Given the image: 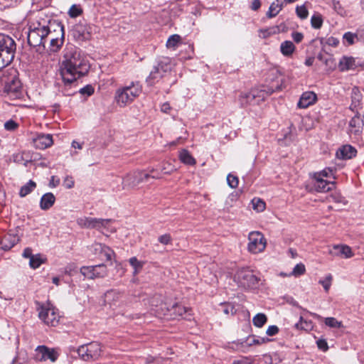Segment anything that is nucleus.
I'll return each mask as SVG.
<instances>
[{"instance_id":"43","label":"nucleus","mask_w":364,"mask_h":364,"mask_svg":"<svg viewBox=\"0 0 364 364\" xmlns=\"http://www.w3.org/2000/svg\"><path fill=\"white\" fill-rule=\"evenodd\" d=\"M296 15L301 19H305L308 17L309 11L304 5L297 6L296 8Z\"/></svg>"},{"instance_id":"4","label":"nucleus","mask_w":364,"mask_h":364,"mask_svg":"<svg viewBox=\"0 0 364 364\" xmlns=\"http://www.w3.org/2000/svg\"><path fill=\"white\" fill-rule=\"evenodd\" d=\"M15 51L14 41L9 36L0 33V70L13 61Z\"/></svg>"},{"instance_id":"33","label":"nucleus","mask_w":364,"mask_h":364,"mask_svg":"<svg viewBox=\"0 0 364 364\" xmlns=\"http://www.w3.org/2000/svg\"><path fill=\"white\" fill-rule=\"evenodd\" d=\"M283 4H284L283 2L281 4H275L274 2L271 4V5L269 8V11L267 13V16L269 18H272V17L276 16L279 14V12L282 10V9L283 7Z\"/></svg>"},{"instance_id":"64","label":"nucleus","mask_w":364,"mask_h":364,"mask_svg":"<svg viewBox=\"0 0 364 364\" xmlns=\"http://www.w3.org/2000/svg\"><path fill=\"white\" fill-rule=\"evenodd\" d=\"M174 308L175 311H177V313L181 316L183 315L186 311V308L183 306L176 305V306H174Z\"/></svg>"},{"instance_id":"52","label":"nucleus","mask_w":364,"mask_h":364,"mask_svg":"<svg viewBox=\"0 0 364 364\" xmlns=\"http://www.w3.org/2000/svg\"><path fill=\"white\" fill-rule=\"evenodd\" d=\"M18 127V124L11 119L5 122L4 124V128L8 131H14Z\"/></svg>"},{"instance_id":"51","label":"nucleus","mask_w":364,"mask_h":364,"mask_svg":"<svg viewBox=\"0 0 364 364\" xmlns=\"http://www.w3.org/2000/svg\"><path fill=\"white\" fill-rule=\"evenodd\" d=\"M158 240L163 245H168L171 242L172 238L170 234H164L159 236Z\"/></svg>"},{"instance_id":"48","label":"nucleus","mask_w":364,"mask_h":364,"mask_svg":"<svg viewBox=\"0 0 364 364\" xmlns=\"http://www.w3.org/2000/svg\"><path fill=\"white\" fill-rule=\"evenodd\" d=\"M94 87L90 85H87L80 90V93L87 97L91 96L94 93Z\"/></svg>"},{"instance_id":"15","label":"nucleus","mask_w":364,"mask_h":364,"mask_svg":"<svg viewBox=\"0 0 364 364\" xmlns=\"http://www.w3.org/2000/svg\"><path fill=\"white\" fill-rule=\"evenodd\" d=\"M142 183V178H141L140 171H136L127 174L122 180L123 189H132L135 188L139 183Z\"/></svg>"},{"instance_id":"11","label":"nucleus","mask_w":364,"mask_h":364,"mask_svg":"<svg viewBox=\"0 0 364 364\" xmlns=\"http://www.w3.org/2000/svg\"><path fill=\"white\" fill-rule=\"evenodd\" d=\"M248 251L252 254H257L263 252L267 245V240L259 231H253L249 234L248 236Z\"/></svg>"},{"instance_id":"30","label":"nucleus","mask_w":364,"mask_h":364,"mask_svg":"<svg viewBox=\"0 0 364 364\" xmlns=\"http://www.w3.org/2000/svg\"><path fill=\"white\" fill-rule=\"evenodd\" d=\"M46 261V258L41 254L34 255L29 260V265L32 269L38 268Z\"/></svg>"},{"instance_id":"16","label":"nucleus","mask_w":364,"mask_h":364,"mask_svg":"<svg viewBox=\"0 0 364 364\" xmlns=\"http://www.w3.org/2000/svg\"><path fill=\"white\" fill-rule=\"evenodd\" d=\"M94 255L101 259L111 260L113 251L107 246L101 243H94L90 247Z\"/></svg>"},{"instance_id":"40","label":"nucleus","mask_w":364,"mask_h":364,"mask_svg":"<svg viewBox=\"0 0 364 364\" xmlns=\"http://www.w3.org/2000/svg\"><path fill=\"white\" fill-rule=\"evenodd\" d=\"M311 26L314 28L318 29L322 26L323 18L321 14H314L311 18Z\"/></svg>"},{"instance_id":"54","label":"nucleus","mask_w":364,"mask_h":364,"mask_svg":"<svg viewBox=\"0 0 364 364\" xmlns=\"http://www.w3.org/2000/svg\"><path fill=\"white\" fill-rule=\"evenodd\" d=\"M75 182L72 176H67L63 181V185L67 188H72L74 186Z\"/></svg>"},{"instance_id":"62","label":"nucleus","mask_w":364,"mask_h":364,"mask_svg":"<svg viewBox=\"0 0 364 364\" xmlns=\"http://www.w3.org/2000/svg\"><path fill=\"white\" fill-rule=\"evenodd\" d=\"M261 6L259 0H253L251 5V9L254 11H257Z\"/></svg>"},{"instance_id":"34","label":"nucleus","mask_w":364,"mask_h":364,"mask_svg":"<svg viewBox=\"0 0 364 364\" xmlns=\"http://www.w3.org/2000/svg\"><path fill=\"white\" fill-rule=\"evenodd\" d=\"M120 297V294L116 290H109L105 294V301L109 304L117 301Z\"/></svg>"},{"instance_id":"24","label":"nucleus","mask_w":364,"mask_h":364,"mask_svg":"<svg viewBox=\"0 0 364 364\" xmlns=\"http://www.w3.org/2000/svg\"><path fill=\"white\" fill-rule=\"evenodd\" d=\"M257 90H252L250 92H242L239 96V102L242 107L252 104L257 97Z\"/></svg>"},{"instance_id":"9","label":"nucleus","mask_w":364,"mask_h":364,"mask_svg":"<svg viewBox=\"0 0 364 364\" xmlns=\"http://www.w3.org/2000/svg\"><path fill=\"white\" fill-rule=\"evenodd\" d=\"M113 222L112 219H102L90 217H82L77 220L79 226L83 228L96 229L103 232L104 229L109 230L110 224Z\"/></svg>"},{"instance_id":"36","label":"nucleus","mask_w":364,"mask_h":364,"mask_svg":"<svg viewBox=\"0 0 364 364\" xmlns=\"http://www.w3.org/2000/svg\"><path fill=\"white\" fill-rule=\"evenodd\" d=\"M324 323L325 324L330 327V328H342L343 323L341 321H338L334 317H327L324 318Z\"/></svg>"},{"instance_id":"56","label":"nucleus","mask_w":364,"mask_h":364,"mask_svg":"<svg viewBox=\"0 0 364 364\" xmlns=\"http://www.w3.org/2000/svg\"><path fill=\"white\" fill-rule=\"evenodd\" d=\"M279 332V328L277 326L272 325L269 326L268 328L267 329L266 333L269 336H272L276 335Z\"/></svg>"},{"instance_id":"45","label":"nucleus","mask_w":364,"mask_h":364,"mask_svg":"<svg viewBox=\"0 0 364 364\" xmlns=\"http://www.w3.org/2000/svg\"><path fill=\"white\" fill-rule=\"evenodd\" d=\"M62 44H63L62 39H58L57 38H52L50 40V50L53 52L57 51L61 47Z\"/></svg>"},{"instance_id":"41","label":"nucleus","mask_w":364,"mask_h":364,"mask_svg":"<svg viewBox=\"0 0 364 364\" xmlns=\"http://www.w3.org/2000/svg\"><path fill=\"white\" fill-rule=\"evenodd\" d=\"M253 209L262 212L265 209V203L259 198H253L252 200Z\"/></svg>"},{"instance_id":"60","label":"nucleus","mask_w":364,"mask_h":364,"mask_svg":"<svg viewBox=\"0 0 364 364\" xmlns=\"http://www.w3.org/2000/svg\"><path fill=\"white\" fill-rule=\"evenodd\" d=\"M33 255L32 250L30 247L26 248L22 253V256L25 258H28L29 260Z\"/></svg>"},{"instance_id":"21","label":"nucleus","mask_w":364,"mask_h":364,"mask_svg":"<svg viewBox=\"0 0 364 364\" xmlns=\"http://www.w3.org/2000/svg\"><path fill=\"white\" fill-rule=\"evenodd\" d=\"M364 126V121L361 116L355 114L349 122V132L354 135L361 134Z\"/></svg>"},{"instance_id":"46","label":"nucleus","mask_w":364,"mask_h":364,"mask_svg":"<svg viewBox=\"0 0 364 364\" xmlns=\"http://www.w3.org/2000/svg\"><path fill=\"white\" fill-rule=\"evenodd\" d=\"M295 327L297 329H302V330H306H306H308V329L311 328V323H309V322H308L306 321H304L303 319V317L301 316L300 319H299V321L295 324Z\"/></svg>"},{"instance_id":"22","label":"nucleus","mask_w":364,"mask_h":364,"mask_svg":"<svg viewBox=\"0 0 364 364\" xmlns=\"http://www.w3.org/2000/svg\"><path fill=\"white\" fill-rule=\"evenodd\" d=\"M357 150L351 145L342 146L336 152V156L340 159H350L355 156Z\"/></svg>"},{"instance_id":"39","label":"nucleus","mask_w":364,"mask_h":364,"mask_svg":"<svg viewBox=\"0 0 364 364\" xmlns=\"http://www.w3.org/2000/svg\"><path fill=\"white\" fill-rule=\"evenodd\" d=\"M282 84H283V80L280 79L279 80H277V85H272L270 87H267V89H264L262 91L265 92L267 95H271L277 91H280L282 90Z\"/></svg>"},{"instance_id":"19","label":"nucleus","mask_w":364,"mask_h":364,"mask_svg":"<svg viewBox=\"0 0 364 364\" xmlns=\"http://www.w3.org/2000/svg\"><path fill=\"white\" fill-rule=\"evenodd\" d=\"M19 241V237L14 233L8 232L0 240L1 248L4 250H11Z\"/></svg>"},{"instance_id":"18","label":"nucleus","mask_w":364,"mask_h":364,"mask_svg":"<svg viewBox=\"0 0 364 364\" xmlns=\"http://www.w3.org/2000/svg\"><path fill=\"white\" fill-rule=\"evenodd\" d=\"M53 144V136L50 134H39L33 139V144L36 149H46Z\"/></svg>"},{"instance_id":"49","label":"nucleus","mask_w":364,"mask_h":364,"mask_svg":"<svg viewBox=\"0 0 364 364\" xmlns=\"http://www.w3.org/2000/svg\"><path fill=\"white\" fill-rule=\"evenodd\" d=\"M356 37L357 36L355 34L347 32L343 35V40L348 43V45H353Z\"/></svg>"},{"instance_id":"32","label":"nucleus","mask_w":364,"mask_h":364,"mask_svg":"<svg viewBox=\"0 0 364 364\" xmlns=\"http://www.w3.org/2000/svg\"><path fill=\"white\" fill-rule=\"evenodd\" d=\"M181 41V37L178 34L171 35L166 41V47L175 50Z\"/></svg>"},{"instance_id":"37","label":"nucleus","mask_w":364,"mask_h":364,"mask_svg":"<svg viewBox=\"0 0 364 364\" xmlns=\"http://www.w3.org/2000/svg\"><path fill=\"white\" fill-rule=\"evenodd\" d=\"M332 7L338 15L341 16H346L348 15L347 11L338 1L332 0Z\"/></svg>"},{"instance_id":"6","label":"nucleus","mask_w":364,"mask_h":364,"mask_svg":"<svg viewBox=\"0 0 364 364\" xmlns=\"http://www.w3.org/2000/svg\"><path fill=\"white\" fill-rule=\"evenodd\" d=\"M235 281L244 289H254L258 285L259 279L247 268L239 269L235 275Z\"/></svg>"},{"instance_id":"14","label":"nucleus","mask_w":364,"mask_h":364,"mask_svg":"<svg viewBox=\"0 0 364 364\" xmlns=\"http://www.w3.org/2000/svg\"><path fill=\"white\" fill-rule=\"evenodd\" d=\"M92 27L85 22H80L75 26L74 36L79 41H87L92 36Z\"/></svg>"},{"instance_id":"13","label":"nucleus","mask_w":364,"mask_h":364,"mask_svg":"<svg viewBox=\"0 0 364 364\" xmlns=\"http://www.w3.org/2000/svg\"><path fill=\"white\" fill-rule=\"evenodd\" d=\"M58 355L59 354L54 348H50L46 346H39L35 350L34 358L39 362L48 360L55 362Z\"/></svg>"},{"instance_id":"3","label":"nucleus","mask_w":364,"mask_h":364,"mask_svg":"<svg viewBox=\"0 0 364 364\" xmlns=\"http://www.w3.org/2000/svg\"><path fill=\"white\" fill-rule=\"evenodd\" d=\"M50 34V29L46 22L36 21L31 23L28 31V43L31 46H43L45 44L48 36Z\"/></svg>"},{"instance_id":"63","label":"nucleus","mask_w":364,"mask_h":364,"mask_svg":"<svg viewBox=\"0 0 364 364\" xmlns=\"http://www.w3.org/2000/svg\"><path fill=\"white\" fill-rule=\"evenodd\" d=\"M161 112H163L164 113H168L169 111L171 110V106H170L169 103H168V102L164 103L161 107Z\"/></svg>"},{"instance_id":"61","label":"nucleus","mask_w":364,"mask_h":364,"mask_svg":"<svg viewBox=\"0 0 364 364\" xmlns=\"http://www.w3.org/2000/svg\"><path fill=\"white\" fill-rule=\"evenodd\" d=\"M223 311L225 314H234V307L230 304L225 305V306H224Z\"/></svg>"},{"instance_id":"31","label":"nucleus","mask_w":364,"mask_h":364,"mask_svg":"<svg viewBox=\"0 0 364 364\" xmlns=\"http://www.w3.org/2000/svg\"><path fill=\"white\" fill-rule=\"evenodd\" d=\"M130 265L134 268L133 274H137L143 268L144 262L139 260L136 257H132L129 260Z\"/></svg>"},{"instance_id":"7","label":"nucleus","mask_w":364,"mask_h":364,"mask_svg":"<svg viewBox=\"0 0 364 364\" xmlns=\"http://www.w3.org/2000/svg\"><path fill=\"white\" fill-rule=\"evenodd\" d=\"M37 304L39 318L48 326H55L58 323L59 316L54 307L49 303Z\"/></svg>"},{"instance_id":"55","label":"nucleus","mask_w":364,"mask_h":364,"mask_svg":"<svg viewBox=\"0 0 364 364\" xmlns=\"http://www.w3.org/2000/svg\"><path fill=\"white\" fill-rule=\"evenodd\" d=\"M316 344L318 348L323 351H326L328 349V343L325 339H318Z\"/></svg>"},{"instance_id":"47","label":"nucleus","mask_w":364,"mask_h":364,"mask_svg":"<svg viewBox=\"0 0 364 364\" xmlns=\"http://www.w3.org/2000/svg\"><path fill=\"white\" fill-rule=\"evenodd\" d=\"M331 175H333V170L331 168H328L323 169L320 172L315 173L314 177L323 178L324 177L329 178L331 177Z\"/></svg>"},{"instance_id":"38","label":"nucleus","mask_w":364,"mask_h":364,"mask_svg":"<svg viewBox=\"0 0 364 364\" xmlns=\"http://www.w3.org/2000/svg\"><path fill=\"white\" fill-rule=\"evenodd\" d=\"M305 272V265L303 263H299L294 267L291 272L289 274V276H294L295 277H297L304 274Z\"/></svg>"},{"instance_id":"20","label":"nucleus","mask_w":364,"mask_h":364,"mask_svg":"<svg viewBox=\"0 0 364 364\" xmlns=\"http://www.w3.org/2000/svg\"><path fill=\"white\" fill-rule=\"evenodd\" d=\"M317 100L316 95L311 91H307L304 92L297 104L298 107L301 109H305L309 107L310 105H312L316 102Z\"/></svg>"},{"instance_id":"1","label":"nucleus","mask_w":364,"mask_h":364,"mask_svg":"<svg viewBox=\"0 0 364 364\" xmlns=\"http://www.w3.org/2000/svg\"><path fill=\"white\" fill-rule=\"evenodd\" d=\"M90 70L88 61L75 46H67L60 65V75L65 85H70L86 75Z\"/></svg>"},{"instance_id":"50","label":"nucleus","mask_w":364,"mask_h":364,"mask_svg":"<svg viewBox=\"0 0 364 364\" xmlns=\"http://www.w3.org/2000/svg\"><path fill=\"white\" fill-rule=\"evenodd\" d=\"M332 277L331 274L326 277L325 280H320L319 283L323 286L326 291H328L331 284Z\"/></svg>"},{"instance_id":"12","label":"nucleus","mask_w":364,"mask_h":364,"mask_svg":"<svg viewBox=\"0 0 364 364\" xmlns=\"http://www.w3.org/2000/svg\"><path fill=\"white\" fill-rule=\"evenodd\" d=\"M80 273L89 279H95L106 277L107 274V269L104 264L94 266H84L80 268Z\"/></svg>"},{"instance_id":"29","label":"nucleus","mask_w":364,"mask_h":364,"mask_svg":"<svg viewBox=\"0 0 364 364\" xmlns=\"http://www.w3.org/2000/svg\"><path fill=\"white\" fill-rule=\"evenodd\" d=\"M36 187V183L30 180L28 183L23 185L19 191V196L23 198L31 193Z\"/></svg>"},{"instance_id":"5","label":"nucleus","mask_w":364,"mask_h":364,"mask_svg":"<svg viewBox=\"0 0 364 364\" xmlns=\"http://www.w3.org/2000/svg\"><path fill=\"white\" fill-rule=\"evenodd\" d=\"M171 69V60L168 58H162L154 65L149 75L146 78L148 86H154L165 76Z\"/></svg>"},{"instance_id":"53","label":"nucleus","mask_w":364,"mask_h":364,"mask_svg":"<svg viewBox=\"0 0 364 364\" xmlns=\"http://www.w3.org/2000/svg\"><path fill=\"white\" fill-rule=\"evenodd\" d=\"M268 341H269V339L267 338H255V336H253L251 342L250 343V346L259 345L265 343Z\"/></svg>"},{"instance_id":"42","label":"nucleus","mask_w":364,"mask_h":364,"mask_svg":"<svg viewBox=\"0 0 364 364\" xmlns=\"http://www.w3.org/2000/svg\"><path fill=\"white\" fill-rule=\"evenodd\" d=\"M82 13V9L78 5L73 4L69 9L68 14L71 18L79 16Z\"/></svg>"},{"instance_id":"10","label":"nucleus","mask_w":364,"mask_h":364,"mask_svg":"<svg viewBox=\"0 0 364 364\" xmlns=\"http://www.w3.org/2000/svg\"><path fill=\"white\" fill-rule=\"evenodd\" d=\"M3 95L11 100L20 98L21 96V83L15 75L11 76L5 82Z\"/></svg>"},{"instance_id":"44","label":"nucleus","mask_w":364,"mask_h":364,"mask_svg":"<svg viewBox=\"0 0 364 364\" xmlns=\"http://www.w3.org/2000/svg\"><path fill=\"white\" fill-rule=\"evenodd\" d=\"M227 183L230 188H235L238 186L239 180L236 176L229 173L227 176Z\"/></svg>"},{"instance_id":"2","label":"nucleus","mask_w":364,"mask_h":364,"mask_svg":"<svg viewBox=\"0 0 364 364\" xmlns=\"http://www.w3.org/2000/svg\"><path fill=\"white\" fill-rule=\"evenodd\" d=\"M142 92V86L139 81H132L129 85L118 88L114 99L117 104L124 107L132 103Z\"/></svg>"},{"instance_id":"57","label":"nucleus","mask_w":364,"mask_h":364,"mask_svg":"<svg viewBox=\"0 0 364 364\" xmlns=\"http://www.w3.org/2000/svg\"><path fill=\"white\" fill-rule=\"evenodd\" d=\"M175 170L174 167L172 166L170 164H164L162 166L161 171L165 174H170Z\"/></svg>"},{"instance_id":"35","label":"nucleus","mask_w":364,"mask_h":364,"mask_svg":"<svg viewBox=\"0 0 364 364\" xmlns=\"http://www.w3.org/2000/svg\"><path fill=\"white\" fill-rule=\"evenodd\" d=\"M267 321V318L266 315L262 313L256 314L252 318L253 324L258 328L262 327Z\"/></svg>"},{"instance_id":"59","label":"nucleus","mask_w":364,"mask_h":364,"mask_svg":"<svg viewBox=\"0 0 364 364\" xmlns=\"http://www.w3.org/2000/svg\"><path fill=\"white\" fill-rule=\"evenodd\" d=\"M60 184V178L53 176L49 181V186L50 188H55Z\"/></svg>"},{"instance_id":"27","label":"nucleus","mask_w":364,"mask_h":364,"mask_svg":"<svg viewBox=\"0 0 364 364\" xmlns=\"http://www.w3.org/2000/svg\"><path fill=\"white\" fill-rule=\"evenodd\" d=\"M178 157L180 161L186 165L193 166L196 163V159L186 149H182L181 151H179Z\"/></svg>"},{"instance_id":"58","label":"nucleus","mask_w":364,"mask_h":364,"mask_svg":"<svg viewBox=\"0 0 364 364\" xmlns=\"http://www.w3.org/2000/svg\"><path fill=\"white\" fill-rule=\"evenodd\" d=\"M291 37L296 43H299L303 40L304 36L301 33L294 32L291 34Z\"/></svg>"},{"instance_id":"25","label":"nucleus","mask_w":364,"mask_h":364,"mask_svg":"<svg viewBox=\"0 0 364 364\" xmlns=\"http://www.w3.org/2000/svg\"><path fill=\"white\" fill-rule=\"evenodd\" d=\"M55 197L52 193H46L41 198L40 208L41 210H47L55 203Z\"/></svg>"},{"instance_id":"26","label":"nucleus","mask_w":364,"mask_h":364,"mask_svg":"<svg viewBox=\"0 0 364 364\" xmlns=\"http://www.w3.org/2000/svg\"><path fill=\"white\" fill-rule=\"evenodd\" d=\"M338 68L341 71L354 70L356 68L355 58L343 56L339 61Z\"/></svg>"},{"instance_id":"8","label":"nucleus","mask_w":364,"mask_h":364,"mask_svg":"<svg viewBox=\"0 0 364 364\" xmlns=\"http://www.w3.org/2000/svg\"><path fill=\"white\" fill-rule=\"evenodd\" d=\"M77 352L78 355L85 361L95 360L101 355L102 347L100 343L97 342H91L80 346Z\"/></svg>"},{"instance_id":"23","label":"nucleus","mask_w":364,"mask_h":364,"mask_svg":"<svg viewBox=\"0 0 364 364\" xmlns=\"http://www.w3.org/2000/svg\"><path fill=\"white\" fill-rule=\"evenodd\" d=\"M315 182L314 187L318 192H327L334 187V183L324 180L322 178L314 177Z\"/></svg>"},{"instance_id":"17","label":"nucleus","mask_w":364,"mask_h":364,"mask_svg":"<svg viewBox=\"0 0 364 364\" xmlns=\"http://www.w3.org/2000/svg\"><path fill=\"white\" fill-rule=\"evenodd\" d=\"M332 256H342L345 258H351L354 256L352 249L346 245H335L328 250Z\"/></svg>"},{"instance_id":"28","label":"nucleus","mask_w":364,"mask_h":364,"mask_svg":"<svg viewBox=\"0 0 364 364\" xmlns=\"http://www.w3.org/2000/svg\"><path fill=\"white\" fill-rule=\"evenodd\" d=\"M296 47L290 41H285L281 43L280 51L286 57L291 56L294 52Z\"/></svg>"}]
</instances>
